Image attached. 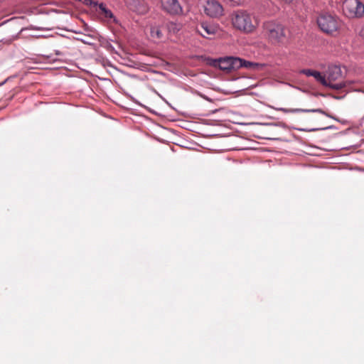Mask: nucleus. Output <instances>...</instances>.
Here are the masks:
<instances>
[{
	"instance_id": "4",
	"label": "nucleus",
	"mask_w": 364,
	"mask_h": 364,
	"mask_svg": "<svg viewBox=\"0 0 364 364\" xmlns=\"http://www.w3.org/2000/svg\"><path fill=\"white\" fill-rule=\"evenodd\" d=\"M343 11L349 18L361 17L364 15V4L359 0H345Z\"/></svg>"
},
{
	"instance_id": "19",
	"label": "nucleus",
	"mask_w": 364,
	"mask_h": 364,
	"mask_svg": "<svg viewBox=\"0 0 364 364\" xmlns=\"http://www.w3.org/2000/svg\"><path fill=\"white\" fill-rule=\"evenodd\" d=\"M285 3L287 4H290L294 0H283Z\"/></svg>"
},
{
	"instance_id": "13",
	"label": "nucleus",
	"mask_w": 364,
	"mask_h": 364,
	"mask_svg": "<svg viewBox=\"0 0 364 364\" xmlns=\"http://www.w3.org/2000/svg\"><path fill=\"white\" fill-rule=\"evenodd\" d=\"M231 60L232 57L220 59L218 60V65L220 70L230 71L231 70Z\"/></svg>"
},
{
	"instance_id": "5",
	"label": "nucleus",
	"mask_w": 364,
	"mask_h": 364,
	"mask_svg": "<svg viewBox=\"0 0 364 364\" xmlns=\"http://www.w3.org/2000/svg\"><path fill=\"white\" fill-rule=\"evenodd\" d=\"M317 23L322 31L329 34L337 31L339 27L338 20L330 14L321 15L317 19Z\"/></svg>"
},
{
	"instance_id": "17",
	"label": "nucleus",
	"mask_w": 364,
	"mask_h": 364,
	"mask_svg": "<svg viewBox=\"0 0 364 364\" xmlns=\"http://www.w3.org/2000/svg\"><path fill=\"white\" fill-rule=\"evenodd\" d=\"M259 67V64L242 59V68L255 70Z\"/></svg>"
},
{
	"instance_id": "10",
	"label": "nucleus",
	"mask_w": 364,
	"mask_h": 364,
	"mask_svg": "<svg viewBox=\"0 0 364 364\" xmlns=\"http://www.w3.org/2000/svg\"><path fill=\"white\" fill-rule=\"evenodd\" d=\"M300 73H302L308 77L312 76L315 78V80L321 83L322 85H326V76L323 75L320 72L310 70V69H304L300 71Z\"/></svg>"
},
{
	"instance_id": "8",
	"label": "nucleus",
	"mask_w": 364,
	"mask_h": 364,
	"mask_svg": "<svg viewBox=\"0 0 364 364\" xmlns=\"http://www.w3.org/2000/svg\"><path fill=\"white\" fill-rule=\"evenodd\" d=\"M218 31V27L213 23L203 22L197 27V32L204 38H209Z\"/></svg>"
},
{
	"instance_id": "2",
	"label": "nucleus",
	"mask_w": 364,
	"mask_h": 364,
	"mask_svg": "<svg viewBox=\"0 0 364 364\" xmlns=\"http://www.w3.org/2000/svg\"><path fill=\"white\" fill-rule=\"evenodd\" d=\"M265 35L272 43H282L286 38L285 28L275 21H267L264 23Z\"/></svg>"
},
{
	"instance_id": "11",
	"label": "nucleus",
	"mask_w": 364,
	"mask_h": 364,
	"mask_svg": "<svg viewBox=\"0 0 364 364\" xmlns=\"http://www.w3.org/2000/svg\"><path fill=\"white\" fill-rule=\"evenodd\" d=\"M277 110L281 111L284 113H296V112H320L324 113L321 109H287V108H277Z\"/></svg>"
},
{
	"instance_id": "9",
	"label": "nucleus",
	"mask_w": 364,
	"mask_h": 364,
	"mask_svg": "<svg viewBox=\"0 0 364 364\" xmlns=\"http://www.w3.org/2000/svg\"><path fill=\"white\" fill-rule=\"evenodd\" d=\"M129 9L139 14H145L149 10V6L145 0H127Z\"/></svg>"
},
{
	"instance_id": "6",
	"label": "nucleus",
	"mask_w": 364,
	"mask_h": 364,
	"mask_svg": "<svg viewBox=\"0 0 364 364\" xmlns=\"http://www.w3.org/2000/svg\"><path fill=\"white\" fill-rule=\"evenodd\" d=\"M162 9L171 15L182 14L183 9L178 0H161Z\"/></svg>"
},
{
	"instance_id": "16",
	"label": "nucleus",
	"mask_w": 364,
	"mask_h": 364,
	"mask_svg": "<svg viewBox=\"0 0 364 364\" xmlns=\"http://www.w3.org/2000/svg\"><path fill=\"white\" fill-rule=\"evenodd\" d=\"M150 32L152 38L161 39L163 36L161 28L159 26H152Z\"/></svg>"
},
{
	"instance_id": "14",
	"label": "nucleus",
	"mask_w": 364,
	"mask_h": 364,
	"mask_svg": "<svg viewBox=\"0 0 364 364\" xmlns=\"http://www.w3.org/2000/svg\"><path fill=\"white\" fill-rule=\"evenodd\" d=\"M168 32L176 33L181 29V25L176 22H169L167 23Z\"/></svg>"
},
{
	"instance_id": "15",
	"label": "nucleus",
	"mask_w": 364,
	"mask_h": 364,
	"mask_svg": "<svg viewBox=\"0 0 364 364\" xmlns=\"http://www.w3.org/2000/svg\"><path fill=\"white\" fill-rule=\"evenodd\" d=\"M231 64V70H238L242 68V59L240 58L232 57Z\"/></svg>"
},
{
	"instance_id": "18",
	"label": "nucleus",
	"mask_w": 364,
	"mask_h": 364,
	"mask_svg": "<svg viewBox=\"0 0 364 364\" xmlns=\"http://www.w3.org/2000/svg\"><path fill=\"white\" fill-rule=\"evenodd\" d=\"M358 34H359V36L364 37V26H361V28H360V30L358 31Z\"/></svg>"
},
{
	"instance_id": "12",
	"label": "nucleus",
	"mask_w": 364,
	"mask_h": 364,
	"mask_svg": "<svg viewBox=\"0 0 364 364\" xmlns=\"http://www.w3.org/2000/svg\"><path fill=\"white\" fill-rule=\"evenodd\" d=\"M97 11L100 15L103 16L107 19H111L114 18L112 12L106 7L105 4L102 3L99 4Z\"/></svg>"
},
{
	"instance_id": "7",
	"label": "nucleus",
	"mask_w": 364,
	"mask_h": 364,
	"mask_svg": "<svg viewBox=\"0 0 364 364\" xmlns=\"http://www.w3.org/2000/svg\"><path fill=\"white\" fill-rule=\"evenodd\" d=\"M205 13L213 18H217L223 15V8L216 0H208L205 5Z\"/></svg>"
},
{
	"instance_id": "3",
	"label": "nucleus",
	"mask_w": 364,
	"mask_h": 364,
	"mask_svg": "<svg viewBox=\"0 0 364 364\" xmlns=\"http://www.w3.org/2000/svg\"><path fill=\"white\" fill-rule=\"evenodd\" d=\"M325 76L326 82V84L323 85L325 87L338 90L346 86L345 82L340 81L342 79V71L337 65L329 66Z\"/></svg>"
},
{
	"instance_id": "1",
	"label": "nucleus",
	"mask_w": 364,
	"mask_h": 364,
	"mask_svg": "<svg viewBox=\"0 0 364 364\" xmlns=\"http://www.w3.org/2000/svg\"><path fill=\"white\" fill-rule=\"evenodd\" d=\"M233 27L245 33H252L259 26V21L253 14L244 10H237L232 14Z\"/></svg>"
}]
</instances>
